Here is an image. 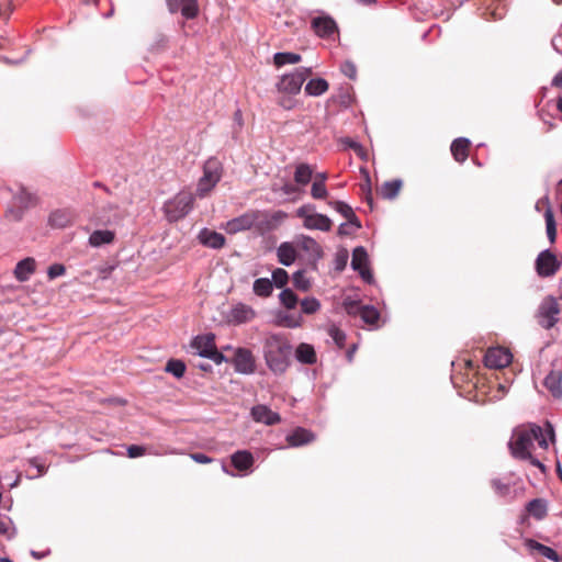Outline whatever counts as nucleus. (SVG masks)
<instances>
[{
  "label": "nucleus",
  "mask_w": 562,
  "mask_h": 562,
  "mask_svg": "<svg viewBox=\"0 0 562 562\" xmlns=\"http://www.w3.org/2000/svg\"><path fill=\"white\" fill-rule=\"evenodd\" d=\"M191 347L198 350L199 356L211 359L216 364L226 361L224 355L216 348L215 336L213 334L196 336L192 340Z\"/></svg>",
  "instance_id": "8"
},
{
  "label": "nucleus",
  "mask_w": 562,
  "mask_h": 562,
  "mask_svg": "<svg viewBox=\"0 0 562 562\" xmlns=\"http://www.w3.org/2000/svg\"><path fill=\"white\" fill-rule=\"evenodd\" d=\"M11 521L0 515V533L10 536Z\"/></svg>",
  "instance_id": "55"
},
{
  "label": "nucleus",
  "mask_w": 562,
  "mask_h": 562,
  "mask_svg": "<svg viewBox=\"0 0 562 562\" xmlns=\"http://www.w3.org/2000/svg\"><path fill=\"white\" fill-rule=\"evenodd\" d=\"M363 307L364 305H361L357 301L346 300L344 302V308L348 315L360 316Z\"/></svg>",
  "instance_id": "48"
},
{
  "label": "nucleus",
  "mask_w": 562,
  "mask_h": 562,
  "mask_svg": "<svg viewBox=\"0 0 562 562\" xmlns=\"http://www.w3.org/2000/svg\"><path fill=\"white\" fill-rule=\"evenodd\" d=\"M145 452L146 449L143 446L132 445L127 448V456L130 458H138L140 456H144Z\"/></svg>",
  "instance_id": "54"
},
{
  "label": "nucleus",
  "mask_w": 562,
  "mask_h": 562,
  "mask_svg": "<svg viewBox=\"0 0 562 562\" xmlns=\"http://www.w3.org/2000/svg\"><path fill=\"white\" fill-rule=\"evenodd\" d=\"M551 85L555 88H562V70L554 76Z\"/></svg>",
  "instance_id": "61"
},
{
  "label": "nucleus",
  "mask_w": 562,
  "mask_h": 562,
  "mask_svg": "<svg viewBox=\"0 0 562 562\" xmlns=\"http://www.w3.org/2000/svg\"><path fill=\"white\" fill-rule=\"evenodd\" d=\"M328 88L329 85L325 79H311L305 86V92L308 95L317 97L325 93L328 90Z\"/></svg>",
  "instance_id": "37"
},
{
  "label": "nucleus",
  "mask_w": 562,
  "mask_h": 562,
  "mask_svg": "<svg viewBox=\"0 0 562 562\" xmlns=\"http://www.w3.org/2000/svg\"><path fill=\"white\" fill-rule=\"evenodd\" d=\"M256 218V215H254V211H248L244 213L243 215L231 220L227 223V232L231 234H235L241 231L254 228V220Z\"/></svg>",
  "instance_id": "19"
},
{
  "label": "nucleus",
  "mask_w": 562,
  "mask_h": 562,
  "mask_svg": "<svg viewBox=\"0 0 562 562\" xmlns=\"http://www.w3.org/2000/svg\"><path fill=\"white\" fill-rule=\"evenodd\" d=\"M194 194L189 191H180L164 205L166 217L169 222H178L183 218L194 205Z\"/></svg>",
  "instance_id": "3"
},
{
  "label": "nucleus",
  "mask_w": 562,
  "mask_h": 562,
  "mask_svg": "<svg viewBox=\"0 0 562 562\" xmlns=\"http://www.w3.org/2000/svg\"><path fill=\"white\" fill-rule=\"evenodd\" d=\"M251 417L255 422L262 423L268 426H272L281 422V416L278 413L262 404L256 405L251 408Z\"/></svg>",
  "instance_id": "17"
},
{
  "label": "nucleus",
  "mask_w": 562,
  "mask_h": 562,
  "mask_svg": "<svg viewBox=\"0 0 562 562\" xmlns=\"http://www.w3.org/2000/svg\"><path fill=\"white\" fill-rule=\"evenodd\" d=\"M254 292L261 297H268L272 293L273 283L267 278H260L254 282Z\"/></svg>",
  "instance_id": "38"
},
{
  "label": "nucleus",
  "mask_w": 562,
  "mask_h": 562,
  "mask_svg": "<svg viewBox=\"0 0 562 562\" xmlns=\"http://www.w3.org/2000/svg\"><path fill=\"white\" fill-rule=\"evenodd\" d=\"M232 464L238 471H248L254 465V456L247 450H238L231 457Z\"/></svg>",
  "instance_id": "26"
},
{
  "label": "nucleus",
  "mask_w": 562,
  "mask_h": 562,
  "mask_svg": "<svg viewBox=\"0 0 562 562\" xmlns=\"http://www.w3.org/2000/svg\"><path fill=\"white\" fill-rule=\"evenodd\" d=\"M223 173L221 162L215 158H210L203 166V176L199 179L195 195L203 199L220 182Z\"/></svg>",
  "instance_id": "4"
},
{
  "label": "nucleus",
  "mask_w": 562,
  "mask_h": 562,
  "mask_svg": "<svg viewBox=\"0 0 562 562\" xmlns=\"http://www.w3.org/2000/svg\"><path fill=\"white\" fill-rule=\"evenodd\" d=\"M200 243L213 249H221L225 245V237L207 228H203L198 236Z\"/></svg>",
  "instance_id": "21"
},
{
  "label": "nucleus",
  "mask_w": 562,
  "mask_h": 562,
  "mask_svg": "<svg viewBox=\"0 0 562 562\" xmlns=\"http://www.w3.org/2000/svg\"><path fill=\"white\" fill-rule=\"evenodd\" d=\"M328 176L326 172H319L314 176V182L324 183L326 184Z\"/></svg>",
  "instance_id": "62"
},
{
  "label": "nucleus",
  "mask_w": 562,
  "mask_h": 562,
  "mask_svg": "<svg viewBox=\"0 0 562 562\" xmlns=\"http://www.w3.org/2000/svg\"><path fill=\"white\" fill-rule=\"evenodd\" d=\"M297 246L315 260L322 258L323 256V249L321 245L310 236H302L297 240Z\"/></svg>",
  "instance_id": "27"
},
{
  "label": "nucleus",
  "mask_w": 562,
  "mask_h": 562,
  "mask_svg": "<svg viewBox=\"0 0 562 562\" xmlns=\"http://www.w3.org/2000/svg\"><path fill=\"white\" fill-rule=\"evenodd\" d=\"M303 324V317L301 314L294 313H279L278 325L286 328H297Z\"/></svg>",
  "instance_id": "35"
},
{
  "label": "nucleus",
  "mask_w": 562,
  "mask_h": 562,
  "mask_svg": "<svg viewBox=\"0 0 562 562\" xmlns=\"http://www.w3.org/2000/svg\"><path fill=\"white\" fill-rule=\"evenodd\" d=\"M340 69L341 72L349 79L353 80L357 78V67L353 63L347 60L341 65Z\"/></svg>",
  "instance_id": "50"
},
{
  "label": "nucleus",
  "mask_w": 562,
  "mask_h": 562,
  "mask_svg": "<svg viewBox=\"0 0 562 562\" xmlns=\"http://www.w3.org/2000/svg\"><path fill=\"white\" fill-rule=\"evenodd\" d=\"M543 385L553 397L560 398L562 396V371H550L544 378Z\"/></svg>",
  "instance_id": "23"
},
{
  "label": "nucleus",
  "mask_w": 562,
  "mask_h": 562,
  "mask_svg": "<svg viewBox=\"0 0 562 562\" xmlns=\"http://www.w3.org/2000/svg\"><path fill=\"white\" fill-rule=\"evenodd\" d=\"M360 317L366 324L375 325L380 318V313L375 307L364 305Z\"/></svg>",
  "instance_id": "40"
},
{
  "label": "nucleus",
  "mask_w": 562,
  "mask_h": 562,
  "mask_svg": "<svg viewBox=\"0 0 562 562\" xmlns=\"http://www.w3.org/2000/svg\"><path fill=\"white\" fill-rule=\"evenodd\" d=\"M526 510L537 520H541L548 515V505L544 499L535 498L526 505Z\"/></svg>",
  "instance_id": "30"
},
{
  "label": "nucleus",
  "mask_w": 562,
  "mask_h": 562,
  "mask_svg": "<svg viewBox=\"0 0 562 562\" xmlns=\"http://www.w3.org/2000/svg\"><path fill=\"white\" fill-rule=\"evenodd\" d=\"M38 470V475H43L45 473V467L42 464H37L34 460L31 461Z\"/></svg>",
  "instance_id": "63"
},
{
  "label": "nucleus",
  "mask_w": 562,
  "mask_h": 562,
  "mask_svg": "<svg viewBox=\"0 0 562 562\" xmlns=\"http://www.w3.org/2000/svg\"><path fill=\"white\" fill-rule=\"evenodd\" d=\"M492 486L501 496H506L509 493V485L498 479L492 480Z\"/></svg>",
  "instance_id": "52"
},
{
  "label": "nucleus",
  "mask_w": 562,
  "mask_h": 562,
  "mask_svg": "<svg viewBox=\"0 0 562 562\" xmlns=\"http://www.w3.org/2000/svg\"><path fill=\"white\" fill-rule=\"evenodd\" d=\"M289 281L288 272L282 268H277L272 272V283L276 284L277 288H283Z\"/></svg>",
  "instance_id": "46"
},
{
  "label": "nucleus",
  "mask_w": 562,
  "mask_h": 562,
  "mask_svg": "<svg viewBox=\"0 0 562 562\" xmlns=\"http://www.w3.org/2000/svg\"><path fill=\"white\" fill-rule=\"evenodd\" d=\"M235 371L241 374H252L256 371V359L246 348H237L233 359Z\"/></svg>",
  "instance_id": "12"
},
{
  "label": "nucleus",
  "mask_w": 562,
  "mask_h": 562,
  "mask_svg": "<svg viewBox=\"0 0 562 562\" xmlns=\"http://www.w3.org/2000/svg\"><path fill=\"white\" fill-rule=\"evenodd\" d=\"M66 272V268L64 265L61 263H54L52 266L48 267V270H47V276L50 280L57 278V277H60V276H64Z\"/></svg>",
  "instance_id": "51"
},
{
  "label": "nucleus",
  "mask_w": 562,
  "mask_h": 562,
  "mask_svg": "<svg viewBox=\"0 0 562 562\" xmlns=\"http://www.w3.org/2000/svg\"><path fill=\"white\" fill-rule=\"evenodd\" d=\"M560 313L561 307L558 300L548 295L539 304L535 318L541 328L549 330L558 324Z\"/></svg>",
  "instance_id": "5"
},
{
  "label": "nucleus",
  "mask_w": 562,
  "mask_h": 562,
  "mask_svg": "<svg viewBox=\"0 0 562 562\" xmlns=\"http://www.w3.org/2000/svg\"><path fill=\"white\" fill-rule=\"evenodd\" d=\"M170 13L181 12L187 20L198 18L200 7L198 0H166Z\"/></svg>",
  "instance_id": "14"
},
{
  "label": "nucleus",
  "mask_w": 562,
  "mask_h": 562,
  "mask_svg": "<svg viewBox=\"0 0 562 562\" xmlns=\"http://www.w3.org/2000/svg\"><path fill=\"white\" fill-rule=\"evenodd\" d=\"M544 220H546L548 238L551 243H554L555 238H557V227H555V221H554L553 213L550 209L546 211Z\"/></svg>",
  "instance_id": "43"
},
{
  "label": "nucleus",
  "mask_w": 562,
  "mask_h": 562,
  "mask_svg": "<svg viewBox=\"0 0 562 562\" xmlns=\"http://www.w3.org/2000/svg\"><path fill=\"white\" fill-rule=\"evenodd\" d=\"M544 429L537 424H528L527 426L518 428L510 441L509 449L514 458L519 460L529 461L530 464L546 472L544 464L532 456L533 442L537 441L538 446L547 450L549 448V440L555 442V434L553 425L550 422L544 423Z\"/></svg>",
  "instance_id": "1"
},
{
  "label": "nucleus",
  "mask_w": 562,
  "mask_h": 562,
  "mask_svg": "<svg viewBox=\"0 0 562 562\" xmlns=\"http://www.w3.org/2000/svg\"><path fill=\"white\" fill-rule=\"evenodd\" d=\"M256 317L255 310L244 303L234 305L228 314V322L234 325L248 323Z\"/></svg>",
  "instance_id": "16"
},
{
  "label": "nucleus",
  "mask_w": 562,
  "mask_h": 562,
  "mask_svg": "<svg viewBox=\"0 0 562 562\" xmlns=\"http://www.w3.org/2000/svg\"><path fill=\"white\" fill-rule=\"evenodd\" d=\"M190 457L192 460H194L195 462L201 463V464H206V463L212 462V458H210L209 456H206L204 453H199V452L191 453Z\"/></svg>",
  "instance_id": "56"
},
{
  "label": "nucleus",
  "mask_w": 562,
  "mask_h": 562,
  "mask_svg": "<svg viewBox=\"0 0 562 562\" xmlns=\"http://www.w3.org/2000/svg\"><path fill=\"white\" fill-rule=\"evenodd\" d=\"M256 218L254 220V228L261 235L273 231L278 224L285 217V214L281 211L269 214L263 211H254Z\"/></svg>",
  "instance_id": "10"
},
{
  "label": "nucleus",
  "mask_w": 562,
  "mask_h": 562,
  "mask_svg": "<svg viewBox=\"0 0 562 562\" xmlns=\"http://www.w3.org/2000/svg\"><path fill=\"white\" fill-rule=\"evenodd\" d=\"M293 284L301 291H307L311 286L310 280L305 277L303 270H299L293 274Z\"/></svg>",
  "instance_id": "44"
},
{
  "label": "nucleus",
  "mask_w": 562,
  "mask_h": 562,
  "mask_svg": "<svg viewBox=\"0 0 562 562\" xmlns=\"http://www.w3.org/2000/svg\"><path fill=\"white\" fill-rule=\"evenodd\" d=\"M557 106H558V110L562 113V95L558 99Z\"/></svg>",
  "instance_id": "64"
},
{
  "label": "nucleus",
  "mask_w": 562,
  "mask_h": 562,
  "mask_svg": "<svg viewBox=\"0 0 562 562\" xmlns=\"http://www.w3.org/2000/svg\"><path fill=\"white\" fill-rule=\"evenodd\" d=\"M314 439V434L302 427H297L292 434L286 436V441L291 447H300L312 442Z\"/></svg>",
  "instance_id": "25"
},
{
  "label": "nucleus",
  "mask_w": 562,
  "mask_h": 562,
  "mask_svg": "<svg viewBox=\"0 0 562 562\" xmlns=\"http://www.w3.org/2000/svg\"><path fill=\"white\" fill-rule=\"evenodd\" d=\"M311 68L301 67L294 72L284 75L277 85L280 94L294 95L301 91L302 85L311 76Z\"/></svg>",
  "instance_id": "6"
},
{
  "label": "nucleus",
  "mask_w": 562,
  "mask_h": 562,
  "mask_svg": "<svg viewBox=\"0 0 562 562\" xmlns=\"http://www.w3.org/2000/svg\"><path fill=\"white\" fill-rule=\"evenodd\" d=\"M75 215L67 210H57L49 216V223L53 227L64 228L72 224Z\"/></svg>",
  "instance_id": "28"
},
{
  "label": "nucleus",
  "mask_w": 562,
  "mask_h": 562,
  "mask_svg": "<svg viewBox=\"0 0 562 562\" xmlns=\"http://www.w3.org/2000/svg\"><path fill=\"white\" fill-rule=\"evenodd\" d=\"M402 186L403 182L400 179L386 181L378 189V194L383 199L392 200L397 196Z\"/></svg>",
  "instance_id": "32"
},
{
  "label": "nucleus",
  "mask_w": 562,
  "mask_h": 562,
  "mask_svg": "<svg viewBox=\"0 0 562 562\" xmlns=\"http://www.w3.org/2000/svg\"><path fill=\"white\" fill-rule=\"evenodd\" d=\"M350 225L351 224L349 222L340 224L338 227V235H340V236L349 235L350 234V231H349Z\"/></svg>",
  "instance_id": "60"
},
{
  "label": "nucleus",
  "mask_w": 562,
  "mask_h": 562,
  "mask_svg": "<svg viewBox=\"0 0 562 562\" xmlns=\"http://www.w3.org/2000/svg\"><path fill=\"white\" fill-rule=\"evenodd\" d=\"M512 360V353L503 347L490 348L484 356V363L491 369L505 368L510 364Z\"/></svg>",
  "instance_id": "13"
},
{
  "label": "nucleus",
  "mask_w": 562,
  "mask_h": 562,
  "mask_svg": "<svg viewBox=\"0 0 562 562\" xmlns=\"http://www.w3.org/2000/svg\"><path fill=\"white\" fill-rule=\"evenodd\" d=\"M166 371L179 379L186 372V364L181 360L170 359L166 364Z\"/></svg>",
  "instance_id": "41"
},
{
  "label": "nucleus",
  "mask_w": 562,
  "mask_h": 562,
  "mask_svg": "<svg viewBox=\"0 0 562 562\" xmlns=\"http://www.w3.org/2000/svg\"><path fill=\"white\" fill-rule=\"evenodd\" d=\"M292 346L280 334L269 335L263 342V358L267 367L276 374L285 372L290 364Z\"/></svg>",
  "instance_id": "2"
},
{
  "label": "nucleus",
  "mask_w": 562,
  "mask_h": 562,
  "mask_svg": "<svg viewBox=\"0 0 562 562\" xmlns=\"http://www.w3.org/2000/svg\"><path fill=\"white\" fill-rule=\"evenodd\" d=\"M524 543L531 554H539L554 562L560 561V555L550 547H547L533 539H526Z\"/></svg>",
  "instance_id": "20"
},
{
  "label": "nucleus",
  "mask_w": 562,
  "mask_h": 562,
  "mask_svg": "<svg viewBox=\"0 0 562 562\" xmlns=\"http://www.w3.org/2000/svg\"><path fill=\"white\" fill-rule=\"evenodd\" d=\"M328 334L338 347H340V348L344 347L345 341H346V335L341 329H339L336 326H331L328 329Z\"/></svg>",
  "instance_id": "49"
},
{
  "label": "nucleus",
  "mask_w": 562,
  "mask_h": 562,
  "mask_svg": "<svg viewBox=\"0 0 562 562\" xmlns=\"http://www.w3.org/2000/svg\"><path fill=\"white\" fill-rule=\"evenodd\" d=\"M342 143L347 145L349 148L353 149L357 154H360L363 150L362 146L359 143L355 142L349 137L342 139Z\"/></svg>",
  "instance_id": "57"
},
{
  "label": "nucleus",
  "mask_w": 562,
  "mask_h": 562,
  "mask_svg": "<svg viewBox=\"0 0 562 562\" xmlns=\"http://www.w3.org/2000/svg\"><path fill=\"white\" fill-rule=\"evenodd\" d=\"M552 45L558 53L562 54V27L560 29L559 33L552 38Z\"/></svg>",
  "instance_id": "58"
},
{
  "label": "nucleus",
  "mask_w": 562,
  "mask_h": 562,
  "mask_svg": "<svg viewBox=\"0 0 562 562\" xmlns=\"http://www.w3.org/2000/svg\"><path fill=\"white\" fill-rule=\"evenodd\" d=\"M314 169L304 162L299 164L294 171V181L299 187H305L313 178Z\"/></svg>",
  "instance_id": "31"
},
{
  "label": "nucleus",
  "mask_w": 562,
  "mask_h": 562,
  "mask_svg": "<svg viewBox=\"0 0 562 562\" xmlns=\"http://www.w3.org/2000/svg\"><path fill=\"white\" fill-rule=\"evenodd\" d=\"M296 359L306 364H314L316 362V352L312 345L302 342L296 348Z\"/></svg>",
  "instance_id": "34"
},
{
  "label": "nucleus",
  "mask_w": 562,
  "mask_h": 562,
  "mask_svg": "<svg viewBox=\"0 0 562 562\" xmlns=\"http://www.w3.org/2000/svg\"><path fill=\"white\" fill-rule=\"evenodd\" d=\"M278 260L284 266H291L296 259V250L290 243H282L277 251Z\"/></svg>",
  "instance_id": "33"
},
{
  "label": "nucleus",
  "mask_w": 562,
  "mask_h": 562,
  "mask_svg": "<svg viewBox=\"0 0 562 562\" xmlns=\"http://www.w3.org/2000/svg\"><path fill=\"white\" fill-rule=\"evenodd\" d=\"M36 261L32 257H27L19 261L14 269V277L20 282H25L35 272Z\"/></svg>",
  "instance_id": "22"
},
{
  "label": "nucleus",
  "mask_w": 562,
  "mask_h": 562,
  "mask_svg": "<svg viewBox=\"0 0 562 562\" xmlns=\"http://www.w3.org/2000/svg\"><path fill=\"white\" fill-rule=\"evenodd\" d=\"M471 142L468 138L459 137L451 144L450 150L456 161L462 164L469 157Z\"/></svg>",
  "instance_id": "24"
},
{
  "label": "nucleus",
  "mask_w": 562,
  "mask_h": 562,
  "mask_svg": "<svg viewBox=\"0 0 562 562\" xmlns=\"http://www.w3.org/2000/svg\"><path fill=\"white\" fill-rule=\"evenodd\" d=\"M560 268V262L558 261L555 255L550 250L541 251L536 260V270L537 273L542 277H551L555 274V272Z\"/></svg>",
  "instance_id": "11"
},
{
  "label": "nucleus",
  "mask_w": 562,
  "mask_h": 562,
  "mask_svg": "<svg viewBox=\"0 0 562 562\" xmlns=\"http://www.w3.org/2000/svg\"><path fill=\"white\" fill-rule=\"evenodd\" d=\"M351 267L359 271L360 276L367 282H371L373 279L372 273L368 268V254L363 247H357L352 252Z\"/></svg>",
  "instance_id": "15"
},
{
  "label": "nucleus",
  "mask_w": 562,
  "mask_h": 562,
  "mask_svg": "<svg viewBox=\"0 0 562 562\" xmlns=\"http://www.w3.org/2000/svg\"><path fill=\"white\" fill-rule=\"evenodd\" d=\"M312 29L319 37H329L338 30L335 20L330 16H318L313 19Z\"/></svg>",
  "instance_id": "18"
},
{
  "label": "nucleus",
  "mask_w": 562,
  "mask_h": 562,
  "mask_svg": "<svg viewBox=\"0 0 562 562\" xmlns=\"http://www.w3.org/2000/svg\"><path fill=\"white\" fill-rule=\"evenodd\" d=\"M314 207L310 204L302 205L297 209L296 215L303 218V225L307 229H318L322 232H329L333 223L330 218L324 214L312 213Z\"/></svg>",
  "instance_id": "9"
},
{
  "label": "nucleus",
  "mask_w": 562,
  "mask_h": 562,
  "mask_svg": "<svg viewBox=\"0 0 562 562\" xmlns=\"http://www.w3.org/2000/svg\"><path fill=\"white\" fill-rule=\"evenodd\" d=\"M301 307L303 313L311 315L321 308V303L315 297H308L301 302Z\"/></svg>",
  "instance_id": "45"
},
{
  "label": "nucleus",
  "mask_w": 562,
  "mask_h": 562,
  "mask_svg": "<svg viewBox=\"0 0 562 562\" xmlns=\"http://www.w3.org/2000/svg\"><path fill=\"white\" fill-rule=\"evenodd\" d=\"M311 195L315 200H324L328 196V191L326 184L314 182L311 188Z\"/></svg>",
  "instance_id": "47"
},
{
  "label": "nucleus",
  "mask_w": 562,
  "mask_h": 562,
  "mask_svg": "<svg viewBox=\"0 0 562 562\" xmlns=\"http://www.w3.org/2000/svg\"><path fill=\"white\" fill-rule=\"evenodd\" d=\"M279 299L284 307L293 310L297 304V296L291 289H284Z\"/></svg>",
  "instance_id": "42"
},
{
  "label": "nucleus",
  "mask_w": 562,
  "mask_h": 562,
  "mask_svg": "<svg viewBox=\"0 0 562 562\" xmlns=\"http://www.w3.org/2000/svg\"><path fill=\"white\" fill-rule=\"evenodd\" d=\"M115 238L112 231H94L89 237V244L93 247H100L105 244H111Z\"/></svg>",
  "instance_id": "36"
},
{
  "label": "nucleus",
  "mask_w": 562,
  "mask_h": 562,
  "mask_svg": "<svg viewBox=\"0 0 562 562\" xmlns=\"http://www.w3.org/2000/svg\"><path fill=\"white\" fill-rule=\"evenodd\" d=\"M301 59V55L295 53H277L273 57L277 67H282L288 64H297Z\"/></svg>",
  "instance_id": "39"
},
{
  "label": "nucleus",
  "mask_w": 562,
  "mask_h": 562,
  "mask_svg": "<svg viewBox=\"0 0 562 562\" xmlns=\"http://www.w3.org/2000/svg\"><path fill=\"white\" fill-rule=\"evenodd\" d=\"M329 205L335 211L340 213L352 226H355L356 228L361 227L359 218L356 216L352 207L349 206L347 203H345L342 201H335V202H329Z\"/></svg>",
  "instance_id": "29"
},
{
  "label": "nucleus",
  "mask_w": 562,
  "mask_h": 562,
  "mask_svg": "<svg viewBox=\"0 0 562 562\" xmlns=\"http://www.w3.org/2000/svg\"><path fill=\"white\" fill-rule=\"evenodd\" d=\"M278 104L285 109V110H291L294 108L295 105V101L292 99V95H289V94H282L279 99H278Z\"/></svg>",
  "instance_id": "53"
},
{
  "label": "nucleus",
  "mask_w": 562,
  "mask_h": 562,
  "mask_svg": "<svg viewBox=\"0 0 562 562\" xmlns=\"http://www.w3.org/2000/svg\"><path fill=\"white\" fill-rule=\"evenodd\" d=\"M283 192L285 194H293V193H296L300 191V188L299 186L295 183V184H292V183H285L282 188Z\"/></svg>",
  "instance_id": "59"
},
{
  "label": "nucleus",
  "mask_w": 562,
  "mask_h": 562,
  "mask_svg": "<svg viewBox=\"0 0 562 562\" xmlns=\"http://www.w3.org/2000/svg\"><path fill=\"white\" fill-rule=\"evenodd\" d=\"M37 199L34 194L26 191L25 188H21L18 194L12 199V202L5 211V218L12 222H19L23 217L25 210L34 206Z\"/></svg>",
  "instance_id": "7"
}]
</instances>
